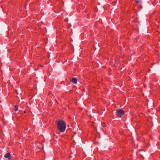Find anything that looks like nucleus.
I'll return each instance as SVG.
<instances>
[{
  "instance_id": "nucleus-1",
  "label": "nucleus",
  "mask_w": 160,
  "mask_h": 160,
  "mask_svg": "<svg viewBox=\"0 0 160 160\" xmlns=\"http://www.w3.org/2000/svg\"><path fill=\"white\" fill-rule=\"evenodd\" d=\"M58 128L62 132H64L66 128V123L62 120H59L57 124Z\"/></svg>"
},
{
  "instance_id": "nucleus-2",
  "label": "nucleus",
  "mask_w": 160,
  "mask_h": 160,
  "mask_svg": "<svg viewBox=\"0 0 160 160\" xmlns=\"http://www.w3.org/2000/svg\"><path fill=\"white\" fill-rule=\"evenodd\" d=\"M116 114L118 117H121L124 114V112L121 109L116 110Z\"/></svg>"
},
{
  "instance_id": "nucleus-3",
  "label": "nucleus",
  "mask_w": 160,
  "mask_h": 160,
  "mask_svg": "<svg viewBox=\"0 0 160 160\" xmlns=\"http://www.w3.org/2000/svg\"><path fill=\"white\" fill-rule=\"evenodd\" d=\"M4 157L6 158H7L9 159H10L12 157L10 155V154L9 153H7L4 155Z\"/></svg>"
},
{
  "instance_id": "nucleus-4",
  "label": "nucleus",
  "mask_w": 160,
  "mask_h": 160,
  "mask_svg": "<svg viewBox=\"0 0 160 160\" xmlns=\"http://www.w3.org/2000/svg\"><path fill=\"white\" fill-rule=\"evenodd\" d=\"M72 82L73 83L76 84L77 82V79L75 78H73L72 79Z\"/></svg>"
},
{
  "instance_id": "nucleus-5",
  "label": "nucleus",
  "mask_w": 160,
  "mask_h": 160,
  "mask_svg": "<svg viewBox=\"0 0 160 160\" xmlns=\"http://www.w3.org/2000/svg\"><path fill=\"white\" fill-rule=\"evenodd\" d=\"M14 107H15V109H14L15 110V111H18V106L16 105Z\"/></svg>"
},
{
  "instance_id": "nucleus-6",
  "label": "nucleus",
  "mask_w": 160,
  "mask_h": 160,
  "mask_svg": "<svg viewBox=\"0 0 160 160\" xmlns=\"http://www.w3.org/2000/svg\"><path fill=\"white\" fill-rule=\"evenodd\" d=\"M136 2L138 3L142 2V0H136Z\"/></svg>"
},
{
  "instance_id": "nucleus-7",
  "label": "nucleus",
  "mask_w": 160,
  "mask_h": 160,
  "mask_svg": "<svg viewBox=\"0 0 160 160\" xmlns=\"http://www.w3.org/2000/svg\"><path fill=\"white\" fill-rule=\"evenodd\" d=\"M65 21L66 22H67V21H68V18H66L65 19Z\"/></svg>"
},
{
  "instance_id": "nucleus-8",
  "label": "nucleus",
  "mask_w": 160,
  "mask_h": 160,
  "mask_svg": "<svg viewBox=\"0 0 160 160\" xmlns=\"http://www.w3.org/2000/svg\"><path fill=\"white\" fill-rule=\"evenodd\" d=\"M140 151L143 152H145V151H144V150H140Z\"/></svg>"
}]
</instances>
